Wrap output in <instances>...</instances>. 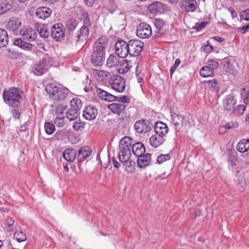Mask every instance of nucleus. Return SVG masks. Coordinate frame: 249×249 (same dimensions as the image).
Instances as JSON below:
<instances>
[{"label":"nucleus","mask_w":249,"mask_h":249,"mask_svg":"<svg viewBox=\"0 0 249 249\" xmlns=\"http://www.w3.org/2000/svg\"><path fill=\"white\" fill-rule=\"evenodd\" d=\"M107 39L106 36H102L95 42L93 52L91 55L92 63L97 66L103 64L105 58V50L107 48Z\"/></svg>","instance_id":"1"},{"label":"nucleus","mask_w":249,"mask_h":249,"mask_svg":"<svg viewBox=\"0 0 249 249\" xmlns=\"http://www.w3.org/2000/svg\"><path fill=\"white\" fill-rule=\"evenodd\" d=\"M21 92L19 89L13 88L7 91H4L3 93L5 102L10 106L18 107L20 103Z\"/></svg>","instance_id":"2"},{"label":"nucleus","mask_w":249,"mask_h":249,"mask_svg":"<svg viewBox=\"0 0 249 249\" xmlns=\"http://www.w3.org/2000/svg\"><path fill=\"white\" fill-rule=\"evenodd\" d=\"M109 83L111 89L118 92H123L125 87V80L119 75H113Z\"/></svg>","instance_id":"3"},{"label":"nucleus","mask_w":249,"mask_h":249,"mask_svg":"<svg viewBox=\"0 0 249 249\" xmlns=\"http://www.w3.org/2000/svg\"><path fill=\"white\" fill-rule=\"evenodd\" d=\"M129 55L131 56H137L142 52L143 43L138 39H132L127 43Z\"/></svg>","instance_id":"4"},{"label":"nucleus","mask_w":249,"mask_h":249,"mask_svg":"<svg viewBox=\"0 0 249 249\" xmlns=\"http://www.w3.org/2000/svg\"><path fill=\"white\" fill-rule=\"evenodd\" d=\"M152 34L151 27L149 24L146 23H141L137 27L136 34L139 38H148L152 35Z\"/></svg>","instance_id":"5"},{"label":"nucleus","mask_w":249,"mask_h":249,"mask_svg":"<svg viewBox=\"0 0 249 249\" xmlns=\"http://www.w3.org/2000/svg\"><path fill=\"white\" fill-rule=\"evenodd\" d=\"M115 52L120 58H125L129 54L128 44L125 41L120 40L115 45Z\"/></svg>","instance_id":"6"},{"label":"nucleus","mask_w":249,"mask_h":249,"mask_svg":"<svg viewBox=\"0 0 249 249\" xmlns=\"http://www.w3.org/2000/svg\"><path fill=\"white\" fill-rule=\"evenodd\" d=\"M153 127V124L148 120H142L137 121L134 125V129L139 133H147Z\"/></svg>","instance_id":"7"},{"label":"nucleus","mask_w":249,"mask_h":249,"mask_svg":"<svg viewBox=\"0 0 249 249\" xmlns=\"http://www.w3.org/2000/svg\"><path fill=\"white\" fill-rule=\"evenodd\" d=\"M63 25L61 23H57L52 26L51 28V35L56 41L62 40L64 36V32L62 29Z\"/></svg>","instance_id":"8"},{"label":"nucleus","mask_w":249,"mask_h":249,"mask_svg":"<svg viewBox=\"0 0 249 249\" xmlns=\"http://www.w3.org/2000/svg\"><path fill=\"white\" fill-rule=\"evenodd\" d=\"M19 35L23 36V39L29 41L34 40L37 36L36 33L31 27H24L20 30Z\"/></svg>","instance_id":"9"},{"label":"nucleus","mask_w":249,"mask_h":249,"mask_svg":"<svg viewBox=\"0 0 249 249\" xmlns=\"http://www.w3.org/2000/svg\"><path fill=\"white\" fill-rule=\"evenodd\" d=\"M223 69L226 72L231 74L235 75L237 72L236 66H237V63L232 60H230L228 58H225L222 62Z\"/></svg>","instance_id":"10"},{"label":"nucleus","mask_w":249,"mask_h":249,"mask_svg":"<svg viewBox=\"0 0 249 249\" xmlns=\"http://www.w3.org/2000/svg\"><path fill=\"white\" fill-rule=\"evenodd\" d=\"M49 67V65L47 64L46 60L43 58L38 63L35 65L33 72L36 75H40L48 71Z\"/></svg>","instance_id":"11"},{"label":"nucleus","mask_w":249,"mask_h":249,"mask_svg":"<svg viewBox=\"0 0 249 249\" xmlns=\"http://www.w3.org/2000/svg\"><path fill=\"white\" fill-rule=\"evenodd\" d=\"M172 122L175 125V128L178 131H179L182 126L187 124V121L183 115L176 113L172 115Z\"/></svg>","instance_id":"12"},{"label":"nucleus","mask_w":249,"mask_h":249,"mask_svg":"<svg viewBox=\"0 0 249 249\" xmlns=\"http://www.w3.org/2000/svg\"><path fill=\"white\" fill-rule=\"evenodd\" d=\"M97 115V109L91 106L86 107L83 111V117L87 120L91 121L95 119Z\"/></svg>","instance_id":"13"},{"label":"nucleus","mask_w":249,"mask_h":249,"mask_svg":"<svg viewBox=\"0 0 249 249\" xmlns=\"http://www.w3.org/2000/svg\"><path fill=\"white\" fill-rule=\"evenodd\" d=\"M181 9L186 12H194L196 8L197 2L195 0H184L181 2Z\"/></svg>","instance_id":"14"},{"label":"nucleus","mask_w":249,"mask_h":249,"mask_svg":"<svg viewBox=\"0 0 249 249\" xmlns=\"http://www.w3.org/2000/svg\"><path fill=\"white\" fill-rule=\"evenodd\" d=\"M151 154L147 153L138 157L137 164L139 167L144 168L149 164L151 161Z\"/></svg>","instance_id":"15"},{"label":"nucleus","mask_w":249,"mask_h":249,"mask_svg":"<svg viewBox=\"0 0 249 249\" xmlns=\"http://www.w3.org/2000/svg\"><path fill=\"white\" fill-rule=\"evenodd\" d=\"M154 130L156 134L163 137L167 134L168 131L166 124L161 122L155 123Z\"/></svg>","instance_id":"16"},{"label":"nucleus","mask_w":249,"mask_h":249,"mask_svg":"<svg viewBox=\"0 0 249 249\" xmlns=\"http://www.w3.org/2000/svg\"><path fill=\"white\" fill-rule=\"evenodd\" d=\"M163 9V4L158 1L151 3L148 7V10L153 15L157 14L158 13H161Z\"/></svg>","instance_id":"17"},{"label":"nucleus","mask_w":249,"mask_h":249,"mask_svg":"<svg viewBox=\"0 0 249 249\" xmlns=\"http://www.w3.org/2000/svg\"><path fill=\"white\" fill-rule=\"evenodd\" d=\"M236 104V101L232 95H228L223 100V106L225 109L231 110L232 109Z\"/></svg>","instance_id":"18"},{"label":"nucleus","mask_w":249,"mask_h":249,"mask_svg":"<svg viewBox=\"0 0 249 249\" xmlns=\"http://www.w3.org/2000/svg\"><path fill=\"white\" fill-rule=\"evenodd\" d=\"M132 139L131 137L125 136L120 141L119 148L124 150L131 151L132 148Z\"/></svg>","instance_id":"19"},{"label":"nucleus","mask_w":249,"mask_h":249,"mask_svg":"<svg viewBox=\"0 0 249 249\" xmlns=\"http://www.w3.org/2000/svg\"><path fill=\"white\" fill-rule=\"evenodd\" d=\"M51 10L47 7H39L37 9L36 12V16L40 19H45L48 18L51 15Z\"/></svg>","instance_id":"20"},{"label":"nucleus","mask_w":249,"mask_h":249,"mask_svg":"<svg viewBox=\"0 0 249 249\" xmlns=\"http://www.w3.org/2000/svg\"><path fill=\"white\" fill-rule=\"evenodd\" d=\"M132 151L135 156L139 157L144 154L145 148L142 143L136 142L133 144Z\"/></svg>","instance_id":"21"},{"label":"nucleus","mask_w":249,"mask_h":249,"mask_svg":"<svg viewBox=\"0 0 249 249\" xmlns=\"http://www.w3.org/2000/svg\"><path fill=\"white\" fill-rule=\"evenodd\" d=\"M109 74V72L103 70L97 69L92 70V74L98 81L100 82H102L105 80L108 76Z\"/></svg>","instance_id":"22"},{"label":"nucleus","mask_w":249,"mask_h":249,"mask_svg":"<svg viewBox=\"0 0 249 249\" xmlns=\"http://www.w3.org/2000/svg\"><path fill=\"white\" fill-rule=\"evenodd\" d=\"M108 108L113 113L120 114L124 110L125 106L122 104L112 103L108 105Z\"/></svg>","instance_id":"23"},{"label":"nucleus","mask_w":249,"mask_h":249,"mask_svg":"<svg viewBox=\"0 0 249 249\" xmlns=\"http://www.w3.org/2000/svg\"><path fill=\"white\" fill-rule=\"evenodd\" d=\"M63 156L68 161L72 162L76 158V151L72 149H66L63 152Z\"/></svg>","instance_id":"24"},{"label":"nucleus","mask_w":249,"mask_h":249,"mask_svg":"<svg viewBox=\"0 0 249 249\" xmlns=\"http://www.w3.org/2000/svg\"><path fill=\"white\" fill-rule=\"evenodd\" d=\"M118 55L111 54L107 59V65L109 68H113L118 66L121 63Z\"/></svg>","instance_id":"25"},{"label":"nucleus","mask_w":249,"mask_h":249,"mask_svg":"<svg viewBox=\"0 0 249 249\" xmlns=\"http://www.w3.org/2000/svg\"><path fill=\"white\" fill-rule=\"evenodd\" d=\"M164 142L163 137L156 133L155 135L151 137L149 142L151 145L155 147H157L161 145Z\"/></svg>","instance_id":"26"},{"label":"nucleus","mask_w":249,"mask_h":249,"mask_svg":"<svg viewBox=\"0 0 249 249\" xmlns=\"http://www.w3.org/2000/svg\"><path fill=\"white\" fill-rule=\"evenodd\" d=\"M14 44L15 45L24 50L30 51L33 48L32 44L26 42L20 38L16 39L14 42Z\"/></svg>","instance_id":"27"},{"label":"nucleus","mask_w":249,"mask_h":249,"mask_svg":"<svg viewBox=\"0 0 249 249\" xmlns=\"http://www.w3.org/2000/svg\"><path fill=\"white\" fill-rule=\"evenodd\" d=\"M237 149L241 153L247 152L249 149V139H243L237 144Z\"/></svg>","instance_id":"28"},{"label":"nucleus","mask_w":249,"mask_h":249,"mask_svg":"<svg viewBox=\"0 0 249 249\" xmlns=\"http://www.w3.org/2000/svg\"><path fill=\"white\" fill-rule=\"evenodd\" d=\"M91 151L88 147H83L80 149L77 155L78 159L80 160H84L87 158L89 157Z\"/></svg>","instance_id":"29"},{"label":"nucleus","mask_w":249,"mask_h":249,"mask_svg":"<svg viewBox=\"0 0 249 249\" xmlns=\"http://www.w3.org/2000/svg\"><path fill=\"white\" fill-rule=\"evenodd\" d=\"M8 36L7 32L0 28V49L5 47L8 43Z\"/></svg>","instance_id":"30"},{"label":"nucleus","mask_w":249,"mask_h":249,"mask_svg":"<svg viewBox=\"0 0 249 249\" xmlns=\"http://www.w3.org/2000/svg\"><path fill=\"white\" fill-rule=\"evenodd\" d=\"M36 30L39 35L44 38H47L49 36V32L46 25L39 24L36 27Z\"/></svg>","instance_id":"31"},{"label":"nucleus","mask_w":249,"mask_h":249,"mask_svg":"<svg viewBox=\"0 0 249 249\" xmlns=\"http://www.w3.org/2000/svg\"><path fill=\"white\" fill-rule=\"evenodd\" d=\"M71 107L70 109L77 111L79 112L82 106L81 100L78 98H73L70 102Z\"/></svg>","instance_id":"32"},{"label":"nucleus","mask_w":249,"mask_h":249,"mask_svg":"<svg viewBox=\"0 0 249 249\" xmlns=\"http://www.w3.org/2000/svg\"><path fill=\"white\" fill-rule=\"evenodd\" d=\"M68 93L65 92V90L59 88L53 96V99L55 100H62L68 96Z\"/></svg>","instance_id":"33"},{"label":"nucleus","mask_w":249,"mask_h":249,"mask_svg":"<svg viewBox=\"0 0 249 249\" xmlns=\"http://www.w3.org/2000/svg\"><path fill=\"white\" fill-rule=\"evenodd\" d=\"M59 87H58L55 84L51 83L47 85L45 87V90L49 94L50 97L53 99V96L56 92Z\"/></svg>","instance_id":"34"},{"label":"nucleus","mask_w":249,"mask_h":249,"mask_svg":"<svg viewBox=\"0 0 249 249\" xmlns=\"http://www.w3.org/2000/svg\"><path fill=\"white\" fill-rule=\"evenodd\" d=\"M21 25L20 20L17 18H13L8 22V27L10 30L15 31Z\"/></svg>","instance_id":"35"},{"label":"nucleus","mask_w":249,"mask_h":249,"mask_svg":"<svg viewBox=\"0 0 249 249\" xmlns=\"http://www.w3.org/2000/svg\"><path fill=\"white\" fill-rule=\"evenodd\" d=\"M205 82L207 84V87L211 90L215 92H218L219 90V86L216 79H213L212 80L207 81Z\"/></svg>","instance_id":"36"},{"label":"nucleus","mask_w":249,"mask_h":249,"mask_svg":"<svg viewBox=\"0 0 249 249\" xmlns=\"http://www.w3.org/2000/svg\"><path fill=\"white\" fill-rule=\"evenodd\" d=\"M4 228L6 231L10 232L13 231L14 220L8 217L3 221Z\"/></svg>","instance_id":"37"},{"label":"nucleus","mask_w":249,"mask_h":249,"mask_svg":"<svg viewBox=\"0 0 249 249\" xmlns=\"http://www.w3.org/2000/svg\"><path fill=\"white\" fill-rule=\"evenodd\" d=\"M71 41L72 45L78 48H80L84 43V40L82 39V37L79 35L72 36Z\"/></svg>","instance_id":"38"},{"label":"nucleus","mask_w":249,"mask_h":249,"mask_svg":"<svg viewBox=\"0 0 249 249\" xmlns=\"http://www.w3.org/2000/svg\"><path fill=\"white\" fill-rule=\"evenodd\" d=\"M131 155V151L120 149L119 153V160H126L130 159Z\"/></svg>","instance_id":"39"},{"label":"nucleus","mask_w":249,"mask_h":249,"mask_svg":"<svg viewBox=\"0 0 249 249\" xmlns=\"http://www.w3.org/2000/svg\"><path fill=\"white\" fill-rule=\"evenodd\" d=\"M241 94L244 103L247 105L249 104V86L243 88Z\"/></svg>","instance_id":"40"},{"label":"nucleus","mask_w":249,"mask_h":249,"mask_svg":"<svg viewBox=\"0 0 249 249\" xmlns=\"http://www.w3.org/2000/svg\"><path fill=\"white\" fill-rule=\"evenodd\" d=\"M79 114L80 113L77 111L69 109L67 112L66 117L69 120L72 121L76 120Z\"/></svg>","instance_id":"41"},{"label":"nucleus","mask_w":249,"mask_h":249,"mask_svg":"<svg viewBox=\"0 0 249 249\" xmlns=\"http://www.w3.org/2000/svg\"><path fill=\"white\" fill-rule=\"evenodd\" d=\"M120 64V68L118 70L119 73L121 74L125 73L129 70L130 68L127 60H123L122 62Z\"/></svg>","instance_id":"42"},{"label":"nucleus","mask_w":249,"mask_h":249,"mask_svg":"<svg viewBox=\"0 0 249 249\" xmlns=\"http://www.w3.org/2000/svg\"><path fill=\"white\" fill-rule=\"evenodd\" d=\"M199 72L200 74L203 77L211 76L214 74V71H213L211 68H209L207 66L202 67Z\"/></svg>","instance_id":"43"},{"label":"nucleus","mask_w":249,"mask_h":249,"mask_svg":"<svg viewBox=\"0 0 249 249\" xmlns=\"http://www.w3.org/2000/svg\"><path fill=\"white\" fill-rule=\"evenodd\" d=\"M89 27L87 26H83L80 30L79 35L82 37V39L86 40L89 35Z\"/></svg>","instance_id":"44"},{"label":"nucleus","mask_w":249,"mask_h":249,"mask_svg":"<svg viewBox=\"0 0 249 249\" xmlns=\"http://www.w3.org/2000/svg\"><path fill=\"white\" fill-rule=\"evenodd\" d=\"M77 25V22L74 19H70L66 23V26L69 30L73 31Z\"/></svg>","instance_id":"45"},{"label":"nucleus","mask_w":249,"mask_h":249,"mask_svg":"<svg viewBox=\"0 0 249 249\" xmlns=\"http://www.w3.org/2000/svg\"><path fill=\"white\" fill-rule=\"evenodd\" d=\"M44 128L46 133L49 135L52 134L55 130L54 125L50 123H46L44 125Z\"/></svg>","instance_id":"46"},{"label":"nucleus","mask_w":249,"mask_h":249,"mask_svg":"<svg viewBox=\"0 0 249 249\" xmlns=\"http://www.w3.org/2000/svg\"><path fill=\"white\" fill-rule=\"evenodd\" d=\"M66 109V107L62 105L57 106L55 109V114L56 115V117L63 116V112Z\"/></svg>","instance_id":"47"},{"label":"nucleus","mask_w":249,"mask_h":249,"mask_svg":"<svg viewBox=\"0 0 249 249\" xmlns=\"http://www.w3.org/2000/svg\"><path fill=\"white\" fill-rule=\"evenodd\" d=\"M14 238L18 242L24 241L26 240V236L22 231H16L14 235Z\"/></svg>","instance_id":"48"},{"label":"nucleus","mask_w":249,"mask_h":249,"mask_svg":"<svg viewBox=\"0 0 249 249\" xmlns=\"http://www.w3.org/2000/svg\"><path fill=\"white\" fill-rule=\"evenodd\" d=\"M11 5L9 3L2 2L0 4V15L6 13L11 8Z\"/></svg>","instance_id":"49"},{"label":"nucleus","mask_w":249,"mask_h":249,"mask_svg":"<svg viewBox=\"0 0 249 249\" xmlns=\"http://www.w3.org/2000/svg\"><path fill=\"white\" fill-rule=\"evenodd\" d=\"M246 107L243 105H239L233 109V113L236 115H240L242 114L245 111Z\"/></svg>","instance_id":"50"},{"label":"nucleus","mask_w":249,"mask_h":249,"mask_svg":"<svg viewBox=\"0 0 249 249\" xmlns=\"http://www.w3.org/2000/svg\"><path fill=\"white\" fill-rule=\"evenodd\" d=\"M207 66L214 71L218 67V63L216 61L211 60L208 61Z\"/></svg>","instance_id":"51"},{"label":"nucleus","mask_w":249,"mask_h":249,"mask_svg":"<svg viewBox=\"0 0 249 249\" xmlns=\"http://www.w3.org/2000/svg\"><path fill=\"white\" fill-rule=\"evenodd\" d=\"M64 116L56 117L54 121V123L56 126L61 127L64 125Z\"/></svg>","instance_id":"52"},{"label":"nucleus","mask_w":249,"mask_h":249,"mask_svg":"<svg viewBox=\"0 0 249 249\" xmlns=\"http://www.w3.org/2000/svg\"><path fill=\"white\" fill-rule=\"evenodd\" d=\"M170 159V156L169 154L160 155L157 158V162L161 164L165 161Z\"/></svg>","instance_id":"53"},{"label":"nucleus","mask_w":249,"mask_h":249,"mask_svg":"<svg viewBox=\"0 0 249 249\" xmlns=\"http://www.w3.org/2000/svg\"><path fill=\"white\" fill-rule=\"evenodd\" d=\"M121 162L123 163L124 165L126 168H129L131 166H134L135 165V162L132 160H120Z\"/></svg>","instance_id":"54"},{"label":"nucleus","mask_w":249,"mask_h":249,"mask_svg":"<svg viewBox=\"0 0 249 249\" xmlns=\"http://www.w3.org/2000/svg\"><path fill=\"white\" fill-rule=\"evenodd\" d=\"M117 99V97L107 92V94L105 96V97L103 99V100L108 102H113L116 101Z\"/></svg>","instance_id":"55"},{"label":"nucleus","mask_w":249,"mask_h":249,"mask_svg":"<svg viewBox=\"0 0 249 249\" xmlns=\"http://www.w3.org/2000/svg\"><path fill=\"white\" fill-rule=\"evenodd\" d=\"M240 16L241 18L245 20H249V9L241 11L240 13Z\"/></svg>","instance_id":"56"},{"label":"nucleus","mask_w":249,"mask_h":249,"mask_svg":"<svg viewBox=\"0 0 249 249\" xmlns=\"http://www.w3.org/2000/svg\"><path fill=\"white\" fill-rule=\"evenodd\" d=\"M207 23V22H201L200 23H196L195 25L193 27V29H196L197 31H200L202 28H204Z\"/></svg>","instance_id":"57"},{"label":"nucleus","mask_w":249,"mask_h":249,"mask_svg":"<svg viewBox=\"0 0 249 249\" xmlns=\"http://www.w3.org/2000/svg\"><path fill=\"white\" fill-rule=\"evenodd\" d=\"M155 25L156 27L158 29L159 31H160L164 25V22L162 19H156L155 20Z\"/></svg>","instance_id":"58"},{"label":"nucleus","mask_w":249,"mask_h":249,"mask_svg":"<svg viewBox=\"0 0 249 249\" xmlns=\"http://www.w3.org/2000/svg\"><path fill=\"white\" fill-rule=\"evenodd\" d=\"M73 128L75 130H81L84 128V124L81 122H75L73 123Z\"/></svg>","instance_id":"59"},{"label":"nucleus","mask_w":249,"mask_h":249,"mask_svg":"<svg viewBox=\"0 0 249 249\" xmlns=\"http://www.w3.org/2000/svg\"><path fill=\"white\" fill-rule=\"evenodd\" d=\"M237 159L232 154H230L228 156V161L232 166H234L236 165Z\"/></svg>","instance_id":"60"},{"label":"nucleus","mask_w":249,"mask_h":249,"mask_svg":"<svg viewBox=\"0 0 249 249\" xmlns=\"http://www.w3.org/2000/svg\"><path fill=\"white\" fill-rule=\"evenodd\" d=\"M180 63V61L179 59L177 58L176 61L174 66H173L170 69V76H172L174 71H175L177 68L179 64Z\"/></svg>","instance_id":"61"},{"label":"nucleus","mask_w":249,"mask_h":249,"mask_svg":"<svg viewBox=\"0 0 249 249\" xmlns=\"http://www.w3.org/2000/svg\"><path fill=\"white\" fill-rule=\"evenodd\" d=\"M83 16L85 17V18L84 19V26H87L88 27L90 25V22L89 20V18L88 17V13L86 12H85L83 13Z\"/></svg>","instance_id":"62"},{"label":"nucleus","mask_w":249,"mask_h":249,"mask_svg":"<svg viewBox=\"0 0 249 249\" xmlns=\"http://www.w3.org/2000/svg\"><path fill=\"white\" fill-rule=\"evenodd\" d=\"M238 124L237 122H229L225 124L224 127H225L228 129H230L232 128H236Z\"/></svg>","instance_id":"63"},{"label":"nucleus","mask_w":249,"mask_h":249,"mask_svg":"<svg viewBox=\"0 0 249 249\" xmlns=\"http://www.w3.org/2000/svg\"><path fill=\"white\" fill-rule=\"evenodd\" d=\"M96 92L99 97L102 100L105 97V96L107 94V92L101 89H98L96 90Z\"/></svg>","instance_id":"64"}]
</instances>
